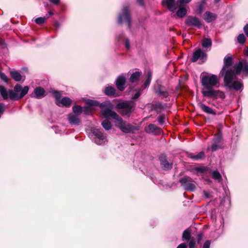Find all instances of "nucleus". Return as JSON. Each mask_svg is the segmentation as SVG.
<instances>
[{"label":"nucleus","mask_w":248,"mask_h":248,"mask_svg":"<svg viewBox=\"0 0 248 248\" xmlns=\"http://www.w3.org/2000/svg\"><path fill=\"white\" fill-rule=\"evenodd\" d=\"M201 82L202 86L201 92L204 97L210 98L218 97L220 92L214 89L215 87H218L219 84V79L217 75L201 76Z\"/></svg>","instance_id":"nucleus-1"},{"label":"nucleus","mask_w":248,"mask_h":248,"mask_svg":"<svg viewBox=\"0 0 248 248\" xmlns=\"http://www.w3.org/2000/svg\"><path fill=\"white\" fill-rule=\"evenodd\" d=\"M111 118L115 120L114 123L116 126L119 128L123 132L130 133L135 130L140 129L139 126H133L126 123L116 112H111Z\"/></svg>","instance_id":"nucleus-2"},{"label":"nucleus","mask_w":248,"mask_h":248,"mask_svg":"<svg viewBox=\"0 0 248 248\" xmlns=\"http://www.w3.org/2000/svg\"><path fill=\"white\" fill-rule=\"evenodd\" d=\"M237 75L232 70H228L224 77V82L226 87L229 89H233L235 91H242L243 88V84L241 81H234L232 82L233 79L236 78Z\"/></svg>","instance_id":"nucleus-3"},{"label":"nucleus","mask_w":248,"mask_h":248,"mask_svg":"<svg viewBox=\"0 0 248 248\" xmlns=\"http://www.w3.org/2000/svg\"><path fill=\"white\" fill-rule=\"evenodd\" d=\"M29 87L27 86L23 88L17 84L14 88V90L9 89V98L12 100H18L23 98L28 92Z\"/></svg>","instance_id":"nucleus-4"},{"label":"nucleus","mask_w":248,"mask_h":248,"mask_svg":"<svg viewBox=\"0 0 248 248\" xmlns=\"http://www.w3.org/2000/svg\"><path fill=\"white\" fill-rule=\"evenodd\" d=\"M91 131L90 138L96 144L102 145L108 142L106 136L102 133L100 129L92 128Z\"/></svg>","instance_id":"nucleus-5"},{"label":"nucleus","mask_w":248,"mask_h":248,"mask_svg":"<svg viewBox=\"0 0 248 248\" xmlns=\"http://www.w3.org/2000/svg\"><path fill=\"white\" fill-rule=\"evenodd\" d=\"M135 107V104L133 102H123L118 103L115 108L122 115L129 117Z\"/></svg>","instance_id":"nucleus-6"},{"label":"nucleus","mask_w":248,"mask_h":248,"mask_svg":"<svg viewBox=\"0 0 248 248\" xmlns=\"http://www.w3.org/2000/svg\"><path fill=\"white\" fill-rule=\"evenodd\" d=\"M118 22L119 24L125 22L127 24L128 28H131V17L128 6H124L123 7L122 12L118 16Z\"/></svg>","instance_id":"nucleus-7"},{"label":"nucleus","mask_w":248,"mask_h":248,"mask_svg":"<svg viewBox=\"0 0 248 248\" xmlns=\"http://www.w3.org/2000/svg\"><path fill=\"white\" fill-rule=\"evenodd\" d=\"M194 182L193 180L188 176H185L179 180V183L183 189L190 192H193L196 190Z\"/></svg>","instance_id":"nucleus-8"},{"label":"nucleus","mask_w":248,"mask_h":248,"mask_svg":"<svg viewBox=\"0 0 248 248\" xmlns=\"http://www.w3.org/2000/svg\"><path fill=\"white\" fill-rule=\"evenodd\" d=\"M207 59V54L205 51L201 48L196 49L193 53L191 61L193 62L199 60V63H202L205 62Z\"/></svg>","instance_id":"nucleus-9"},{"label":"nucleus","mask_w":248,"mask_h":248,"mask_svg":"<svg viewBox=\"0 0 248 248\" xmlns=\"http://www.w3.org/2000/svg\"><path fill=\"white\" fill-rule=\"evenodd\" d=\"M232 70L235 74L238 75L241 71H243L246 75H248V62L246 60L240 61L238 64L232 67Z\"/></svg>","instance_id":"nucleus-10"},{"label":"nucleus","mask_w":248,"mask_h":248,"mask_svg":"<svg viewBox=\"0 0 248 248\" xmlns=\"http://www.w3.org/2000/svg\"><path fill=\"white\" fill-rule=\"evenodd\" d=\"M185 23L187 27H196L198 29H201L202 25V21L198 17L192 16L186 17Z\"/></svg>","instance_id":"nucleus-11"},{"label":"nucleus","mask_w":248,"mask_h":248,"mask_svg":"<svg viewBox=\"0 0 248 248\" xmlns=\"http://www.w3.org/2000/svg\"><path fill=\"white\" fill-rule=\"evenodd\" d=\"M101 109V113L105 118H111V112H115L111 110V104L110 103L104 102L99 103L98 105Z\"/></svg>","instance_id":"nucleus-12"},{"label":"nucleus","mask_w":248,"mask_h":248,"mask_svg":"<svg viewBox=\"0 0 248 248\" xmlns=\"http://www.w3.org/2000/svg\"><path fill=\"white\" fill-rule=\"evenodd\" d=\"M222 137L220 134L216 135L212 140V143L211 146H208L207 150L208 151L211 150L212 152H214L217 151L218 149L221 148V143L222 142Z\"/></svg>","instance_id":"nucleus-13"},{"label":"nucleus","mask_w":248,"mask_h":248,"mask_svg":"<svg viewBox=\"0 0 248 248\" xmlns=\"http://www.w3.org/2000/svg\"><path fill=\"white\" fill-rule=\"evenodd\" d=\"M144 130L146 133L150 134L159 135L162 132L161 128L154 124H150L145 127Z\"/></svg>","instance_id":"nucleus-14"},{"label":"nucleus","mask_w":248,"mask_h":248,"mask_svg":"<svg viewBox=\"0 0 248 248\" xmlns=\"http://www.w3.org/2000/svg\"><path fill=\"white\" fill-rule=\"evenodd\" d=\"M232 57L227 56L225 57L224 59V65L220 72V75L222 77H225V74L226 71L231 69V68H229L230 66L232 65Z\"/></svg>","instance_id":"nucleus-15"},{"label":"nucleus","mask_w":248,"mask_h":248,"mask_svg":"<svg viewBox=\"0 0 248 248\" xmlns=\"http://www.w3.org/2000/svg\"><path fill=\"white\" fill-rule=\"evenodd\" d=\"M162 4L166 5L170 11L174 12L178 7L179 0L176 2L175 0H163Z\"/></svg>","instance_id":"nucleus-16"},{"label":"nucleus","mask_w":248,"mask_h":248,"mask_svg":"<svg viewBox=\"0 0 248 248\" xmlns=\"http://www.w3.org/2000/svg\"><path fill=\"white\" fill-rule=\"evenodd\" d=\"M126 78L123 75H120L115 81V85L117 88L120 91L124 90L125 87Z\"/></svg>","instance_id":"nucleus-17"},{"label":"nucleus","mask_w":248,"mask_h":248,"mask_svg":"<svg viewBox=\"0 0 248 248\" xmlns=\"http://www.w3.org/2000/svg\"><path fill=\"white\" fill-rule=\"evenodd\" d=\"M161 168L165 170H170L172 167V163H169L167 160V156L164 154H162L159 157Z\"/></svg>","instance_id":"nucleus-18"},{"label":"nucleus","mask_w":248,"mask_h":248,"mask_svg":"<svg viewBox=\"0 0 248 248\" xmlns=\"http://www.w3.org/2000/svg\"><path fill=\"white\" fill-rule=\"evenodd\" d=\"M69 123L72 125H79L81 121L78 115L74 113H70L68 116Z\"/></svg>","instance_id":"nucleus-19"},{"label":"nucleus","mask_w":248,"mask_h":248,"mask_svg":"<svg viewBox=\"0 0 248 248\" xmlns=\"http://www.w3.org/2000/svg\"><path fill=\"white\" fill-rule=\"evenodd\" d=\"M217 17V14L209 11H206L203 16V19L207 23H210L215 20Z\"/></svg>","instance_id":"nucleus-20"},{"label":"nucleus","mask_w":248,"mask_h":248,"mask_svg":"<svg viewBox=\"0 0 248 248\" xmlns=\"http://www.w3.org/2000/svg\"><path fill=\"white\" fill-rule=\"evenodd\" d=\"M118 40L119 41H123V43L126 48V49H129L130 48V41L128 38H125L123 32H121L118 34L117 36Z\"/></svg>","instance_id":"nucleus-21"},{"label":"nucleus","mask_w":248,"mask_h":248,"mask_svg":"<svg viewBox=\"0 0 248 248\" xmlns=\"http://www.w3.org/2000/svg\"><path fill=\"white\" fill-rule=\"evenodd\" d=\"M198 105L204 112L209 114L216 115L215 111L212 108L204 104L199 102Z\"/></svg>","instance_id":"nucleus-22"},{"label":"nucleus","mask_w":248,"mask_h":248,"mask_svg":"<svg viewBox=\"0 0 248 248\" xmlns=\"http://www.w3.org/2000/svg\"><path fill=\"white\" fill-rule=\"evenodd\" d=\"M72 104V100L69 97H64L61 99L57 104L59 107H69Z\"/></svg>","instance_id":"nucleus-23"},{"label":"nucleus","mask_w":248,"mask_h":248,"mask_svg":"<svg viewBox=\"0 0 248 248\" xmlns=\"http://www.w3.org/2000/svg\"><path fill=\"white\" fill-rule=\"evenodd\" d=\"M10 75L12 78L16 81H24L25 79V77L22 76L20 73L17 71L13 70L10 71Z\"/></svg>","instance_id":"nucleus-24"},{"label":"nucleus","mask_w":248,"mask_h":248,"mask_svg":"<svg viewBox=\"0 0 248 248\" xmlns=\"http://www.w3.org/2000/svg\"><path fill=\"white\" fill-rule=\"evenodd\" d=\"M86 103L89 106L85 108L84 112L86 114H88V111L91 109V107L99 105L98 102L93 100L88 99Z\"/></svg>","instance_id":"nucleus-25"},{"label":"nucleus","mask_w":248,"mask_h":248,"mask_svg":"<svg viewBox=\"0 0 248 248\" xmlns=\"http://www.w3.org/2000/svg\"><path fill=\"white\" fill-rule=\"evenodd\" d=\"M34 93L35 95V97L37 99H41L45 96V91L44 88L38 87L34 89Z\"/></svg>","instance_id":"nucleus-26"},{"label":"nucleus","mask_w":248,"mask_h":248,"mask_svg":"<svg viewBox=\"0 0 248 248\" xmlns=\"http://www.w3.org/2000/svg\"><path fill=\"white\" fill-rule=\"evenodd\" d=\"M184 6H180V3L178 5V10L176 12V15L180 18L184 17L187 14V10Z\"/></svg>","instance_id":"nucleus-27"},{"label":"nucleus","mask_w":248,"mask_h":248,"mask_svg":"<svg viewBox=\"0 0 248 248\" xmlns=\"http://www.w3.org/2000/svg\"><path fill=\"white\" fill-rule=\"evenodd\" d=\"M141 75V72L139 71H136L133 73L129 78L130 82L134 83L137 81Z\"/></svg>","instance_id":"nucleus-28"},{"label":"nucleus","mask_w":248,"mask_h":248,"mask_svg":"<svg viewBox=\"0 0 248 248\" xmlns=\"http://www.w3.org/2000/svg\"><path fill=\"white\" fill-rule=\"evenodd\" d=\"M0 93L4 100L9 97V90H7V89L3 86L0 85Z\"/></svg>","instance_id":"nucleus-29"},{"label":"nucleus","mask_w":248,"mask_h":248,"mask_svg":"<svg viewBox=\"0 0 248 248\" xmlns=\"http://www.w3.org/2000/svg\"><path fill=\"white\" fill-rule=\"evenodd\" d=\"M191 238V231L190 229H187L185 230L182 234V240L183 241H189Z\"/></svg>","instance_id":"nucleus-30"},{"label":"nucleus","mask_w":248,"mask_h":248,"mask_svg":"<svg viewBox=\"0 0 248 248\" xmlns=\"http://www.w3.org/2000/svg\"><path fill=\"white\" fill-rule=\"evenodd\" d=\"M116 93L115 89L112 86H108L105 88L104 93L108 96H113Z\"/></svg>","instance_id":"nucleus-31"},{"label":"nucleus","mask_w":248,"mask_h":248,"mask_svg":"<svg viewBox=\"0 0 248 248\" xmlns=\"http://www.w3.org/2000/svg\"><path fill=\"white\" fill-rule=\"evenodd\" d=\"M189 157L191 158L194 160H198L200 159H202L204 158L205 157V154L203 151L200 152L196 155H189Z\"/></svg>","instance_id":"nucleus-32"},{"label":"nucleus","mask_w":248,"mask_h":248,"mask_svg":"<svg viewBox=\"0 0 248 248\" xmlns=\"http://www.w3.org/2000/svg\"><path fill=\"white\" fill-rule=\"evenodd\" d=\"M152 78V73L150 71L147 72L145 81L144 84V88H147L150 84Z\"/></svg>","instance_id":"nucleus-33"},{"label":"nucleus","mask_w":248,"mask_h":248,"mask_svg":"<svg viewBox=\"0 0 248 248\" xmlns=\"http://www.w3.org/2000/svg\"><path fill=\"white\" fill-rule=\"evenodd\" d=\"M108 119V118H106V119L104 120L102 122V124H101L103 128L106 130H108L110 129L111 128V126H112L111 124L109 121Z\"/></svg>","instance_id":"nucleus-34"},{"label":"nucleus","mask_w":248,"mask_h":248,"mask_svg":"<svg viewBox=\"0 0 248 248\" xmlns=\"http://www.w3.org/2000/svg\"><path fill=\"white\" fill-rule=\"evenodd\" d=\"M212 40L210 38H205L202 42V46L203 48H208L212 46Z\"/></svg>","instance_id":"nucleus-35"},{"label":"nucleus","mask_w":248,"mask_h":248,"mask_svg":"<svg viewBox=\"0 0 248 248\" xmlns=\"http://www.w3.org/2000/svg\"><path fill=\"white\" fill-rule=\"evenodd\" d=\"M205 3L206 1L204 0H202L198 3V8L197 12L198 15H201L202 13Z\"/></svg>","instance_id":"nucleus-36"},{"label":"nucleus","mask_w":248,"mask_h":248,"mask_svg":"<svg viewBox=\"0 0 248 248\" xmlns=\"http://www.w3.org/2000/svg\"><path fill=\"white\" fill-rule=\"evenodd\" d=\"M213 178L218 182L221 181L222 177L217 170H215L212 172Z\"/></svg>","instance_id":"nucleus-37"},{"label":"nucleus","mask_w":248,"mask_h":248,"mask_svg":"<svg viewBox=\"0 0 248 248\" xmlns=\"http://www.w3.org/2000/svg\"><path fill=\"white\" fill-rule=\"evenodd\" d=\"M73 111L74 113V114H76L77 115H79L82 112V108L80 106H74L73 107Z\"/></svg>","instance_id":"nucleus-38"},{"label":"nucleus","mask_w":248,"mask_h":248,"mask_svg":"<svg viewBox=\"0 0 248 248\" xmlns=\"http://www.w3.org/2000/svg\"><path fill=\"white\" fill-rule=\"evenodd\" d=\"M52 93L56 99V104H57L58 102L61 99L62 93L60 92L57 91H54Z\"/></svg>","instance_id":"nucleus-39"},{"label":"nucleus","mask_w":248,"mask_h":248,"mask_svg":"<svg viewBox=\"0 0 248 248\" xmlns=\"http://www.w3.org/2000/svg\"><path fill=\"white\" fill-rule=\"evenodd\" d=\"M156 93L162 97H167L169 96V93L166 91H162L158 89L156 91Z\"/></svg>","instance_id":"nucleus-40"},{"label":"nucleus","mask_w":248,"mask_h":248,"mask_svg":"<svg viewBox=\"0 0 248 248\" xmlns=\"http://www.w3.org/2000/svg\"><path fill=\"white\" fill-rule=\"evenodd\" d=\"M237 42L240 44H244L246 42V37L244 34H240L237 38Z\"/></svg>","instance_id":"nucleus-41"},{"label":"nucleus","mask_w":248,"mask_h":248,"mask_svg":"<svg viewBox=\"0 0 248 248\" xmlns=\"http://www.w3.org/2000/svg\"><path fill=\"white\" fill-rule=\"evenodd\" d=\"M48 18L47 17H39L35 19V22L38 25H41L44 23L46 19Z\"/></svg>","instance_id":"nucleus-42"},{"label":"nucleus","mask_w":248,"mask_h":248,"mask_svg":"<svg viewBox=\"0 0 248 248\" xmlns=\"http://www.w3.org/2000/svg\"><path fill=\"white\" fill-rule=\"evenodd\" d=\"M166 117L164 114L159 115L157 118L158 123L161 125H163L165 123Z\"/></svg>","instance_id":"nucleus-43"},{"label":"nucleus","mask_w":248,"mask_h":248,"mask_svg":"<svg viewBox=\"0 0 248 248\" xmlns=\"http://www.w3.org/2000/svg\"><path fill=\"white\" fill-rule=\"evenodd\" d=\"M142 91L140 90H138L136 91V93L134 95V96L131 98L132 100H135L137 99L141 94Z\"/></svg>","instance_id":"nucleus-44"},{"label":"nucleus","mask_w":248,"mask_h":248,"mask_svg":"<svg viewBox=\"0 0 248 248\" xmlns=\"http://www.w3.org/2000/svg\"><path fill=\"white\" fill-rule=\"evenodd\" d=\"M189 241V248H195L196 245V242L195 239L194 238H192Z\"/></svg>","instance_id":"nucleus-45"},{"label":"nucleus","mask_w":248,"mask_h":248,"mask_svg":"<svg viewBox=\"0 0 248 248\" xmlns=\"http://www.w3.org/2000/svg\"><path fill=\"white\" fill-rule=\"evenodd\" d=\"M195 170L197 172H199L200 173H203L205 172V171H206V168L204 167H197L195 169Z\"/></svg>","instance_id":"nucleus-46"},{"label":"nucleus","mask_w":248,"mask_h":248,"mask_svg":"<svg viewBox=\"0 0 248 248\" xmlns=\"http://www.w3.org/2000/svg\"><path fill=\"white\" fill-rule=\"evenodd\" d=\"M211 241L209 240H206L204 243L202 248H210Z\"/></svg>","instance_id":"nucleus-47"},{"label":"nucleus","mask_w":248,"mask_h":248,"mask_svg":"<svg viewBox=\"0 0 248 248\" xmlns=\"http://www.w3.org/2000/svg\"><path fill=\"white\" fill-rule=\"evenodd\" d=\"M191 0H179L180 6H185V4L188 3Z\"/></svg>","instance_id":"nucleus-48"},{"label":"nucleus","mask_w":248,"mask_h":248,"mask_svg":"<svg viewBox=\"0 0 248 248\" xmlns=\"http://www.w3.org/2000/svg\"><path fill=\"white\" fill-rule=\"evenodd\" d=\"M0 78L3 81L7 82V77L4 73L0 72Z\"/></svg>","instance_id":"nucleus-49"},{"label":"nucleus","mask_w":248,"mask_h":248,"mask_svg":"<svg viewBox=\"0 0 248 248\" xmlns=\"http://www.w3.org/2000/svg\"><path fill=\"white\" fill-rule=\"evenodd\" d=\"M202 239V233H199L197 236V240L198 244L200 243V242L201 241Z\"/></svg>","instance_id":"nucleus-50"},{"label":"nucleus","mask_w":248,"mask_h":248,"mask_svg":"<svg viewBox=\"0 0 248 248\" xmlns=\"http://www.w3.org/2000/svg\"><path fill=\"white\" fill-rule=\"evenodd\" d=\"M5 106L4 104L1 103L0 104V115L2 114L4 111Z\"/></svg>","instance_id":"nucleus-51"},{"label":"nucleus","mask_w":248,"mask_h":248,"mask_svg":"<svg viewBox=\"0 0 248 248\" xmlns=\"http://www.w3.org/2000/svg\"><path fill=\"white\" fill-rule=\"evenodd\" d=\"M203 193L204 196L206 198L209 199L211 197V194L209 192L206 191H203Z\"/></svg>","instance_id":"nucleus-52"},{"label":"nucleus","mask_w":248,"mask_h":248,"mask_svg":"<svg viewBox=\"0 0 248 248\" xmlns=\"http://www.w3.org/2000/svg\"><path fill=\"white\" fill-rule=\"evenodd\" d=\"M244 31L246 35L248 36V24H247L244 27Z\"/></svg>","instance_id":"nucleus-53"},{"label":"nucleus","mask_w":248,"mask_h":248,"mask_svg":"<svg viewBox=\"0 0 248 248\" xmlns=\"http://www.w3.org/2000/svg\"><path fill=\"white\" fill-rule=\"evenodd\" d=\"M177 248H187V245L185 243H181L177 246Z\"/></svg>","instance_id":"nucleus-54"},{"label":"nucleus","mask_w":248,"mask_h":248,"mask_svg":"<svg viewBox=\"0 0 248 248\" xmlns=\"http://www.w3.org/2000/svg\"><path fill=\"white\" fill-rule=\"evenodd\" d=\"M54 26L56 28V30H58L61 26V23L59 22L58 21H56L55 22Z\"/></svg>","instance_id":"nucleus-55"},{"label":"nucleus","mask_w":248,"mask_h":248,"mask_svg":"<svg viewBox=\"0 0 248 248\" xmlns=\"http://www.w3.org/2000/svg\"><path fill=\"white\" fill-rule=\"evenodd\" d=\"M50 2L55 5H57L59 3L60 0H49Z\"/></svg>","instance_id":"nucleus-56"},{"label":"nucleus","mask_w":248,"mask_h":248,"mask_svg":"<svg viewBox=\"0 0 248 248\" xmlns=\"http://www.w3.org/2000/svg\"><path fill=\"white\" fill-rule=\"evenodd\" d=\"M137 1L140 5L142 6H143L144 5V0H137Z\"/></svg>","instance_id":"nucleus-57"},{"label":"nucleus","mask_w":248,"mask_h":248,"mask_svg":"<svg viewBox=\"0 0 248 248\" xmlns=\"http://www.w3.org/2000/svg\"><path fill=\"white\" fill-rule=\"evenodd\" d=\"M244 54L245 56H248V47L244 50Z\"/></svg>","instance_id":"nucleus-58"},{"label":"nucleus","mask_w":248,"mask_h":248,"mask_svg":"<svg viewBox=\"0 0 248 248\" xmlns=\"http://www.w3.org/2000/svg\"><path fill=\"white\" fill-rule=\"evenodd\" d=\"M53 15V13L52 12L49 11V12H48V16H47V15H46V17H47V16L48 17L49 16H52Z\"/></svg>","instance_id":"nucleus-59"},{"label":"nucleus","mask_w":248,"mask_h":248,"mask_svg":"<svg viewBox=\"0 0 248 248\" xmlns=\"http://www.w3.org/2000/svg\"><path fill=\"white\" fill-rule=\"evenodd\" d=\"M215 3H218L219 2L220 0H214Z\"/></svg>","instance_id":"nucleus-60"},{"label":"nucleus","mask_w":248,"mask_h":248,"mask_svg":"<svg viewBox=\"0 0 248 248\" xmlns=\"http://www.w3.org/2000/svg\"><path fill=\"white\" fill-rule=\"evenodd\" d=\"M205 1H206V0H204Z\"/></svg>","instance_id":"nucleus-61"}]
</instances>
